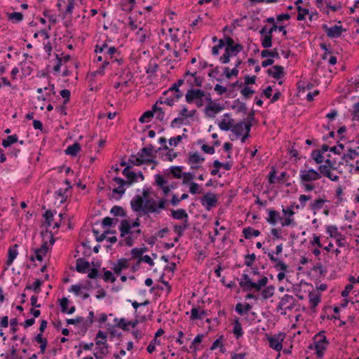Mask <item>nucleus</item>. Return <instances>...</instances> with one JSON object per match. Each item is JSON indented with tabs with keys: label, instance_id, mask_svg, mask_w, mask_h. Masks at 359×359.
<instances>
[{
	"label": "nucleus",
	"instance_id": "1",
	"mask_svg": "<svg viewBox=\"0 0 359 359\" xmlns=\"http://www.w3.org/2000/svg\"><path fill=\"white\" fill-rule=\"evenodd\" d=\"M313 344L317 357L321 358L323 355L324 351L326 349L327 346L329 344V341L325 335V331H320L314 336Z\"/></svg>",
	"mask_w": 359,
	"mask_h": 359
},
{
	"label": "nucleus",
	"instance_id": "2",
	"mask_svg": "<svg viewBox=\"0 0 359 359\" xmlns=\"http://www.w3.org/2000/svg\"><path fill=\"white\" fill-rule=\"evenodd\" d=\"M201 203L206 210L209 211L217 205V196L212 192H208L201 198Z\"/></svg>",
	"mask_w": 359,
	"mask_h": 359
},
{
	"label": "nucleus",
	"instance_id": "3",
	"mask_svg": "<svg viewBox=\"0 0 359 359\" xmlns=\"http://www.w3.org/2000/svg\"><path fill=\"white\" fill-rule=\"evenodd\" d=\"M299 177L302 183L318 180L321 175L314 169L301 170Z\"/></svg>",
	"mask_w": 359,
	"mask_h": 359
},
{
	"label": "nucleus",
	"instance_id": "4",
	"mask_svg": "<svg viewBox=\"0 0 359 359\" xmlns=\"http://www.w3.org/2000/svg\"><path fill=\"white\" fill-rule=\"evenodd\" d=\"M140 225V219L137 217L135 220L130 224V222L127 219H123L121 222V224L119 226V231L121 233V237H125L126 235L132 233L131 229L133 227H138Z\"/></svg>",
	"mask_w": 359,
	"mask_h": 359
},
{
	"label": "nucleus",
	"instance_id": "5",
	"mask_svg": "<svg viewBox=\"0 0 359 359\" xmlns=\"http://www.w3.org/2000/svg\"><path fill=\"white\" fill-rule=\"evenodd\" d=\"M243 49V46L240 44H236L235 47L231 48H225L224 53L222 56L220 57L219 60L223 64H227L230 61V57L236 56L238 53L242 51Z\"/></svg>",
	"mask_w": 359,
	"mask_h": 359
},
{
	"label": "nucleus",
	"instance_id": "6",
	"mask_svg": "<svg viewBox=\"0 0 359 359\" xmlns=\"http://www.w3.org/2000/svg\"><path fill=\"white\" fill-rule=\"evenodd\" d=\"M96 338H102V339L96 341L95 344L97 346L96 350L100 352L101 355H107L109 349L108 345L107 344V334L104 332L100 330L96 335Z\"/></svg>",
	"mask_w": 359,
	"mask_h": 359
},
{
	"label": "nucleus",
	"instance_id": "7",
	"mask_svg": "<svg viewBox=\"0 0 359 359\" xmlns=\"http://www.w3.org/2000/svg\"><path fill=\"white\" fill-rule=\"evenodd\" d=\"M285 333L280 332L278 334L268 337L269 346L277 351H280L283 348L282 341L285 338Z\"/></svg>",
	"mask_w": 359,
	"mask_h": 359
},
{
	"label": "nucleus",
	"instance_id": "8",
	"mask_svg": "<svg viewBox=\"0 0 359 359\" xmlns=\"http://www.w3.org/2000/svg\"><path fill=\"white\" fill-rule=\"evenodd\" d=\"M294 298L292 295L285 294L277 306V310H292L294 306Z\"/></svg>",
	"mask_w": 359,
	"mask_h": 359
},
{
	"label": "nucleus",
	"instance_id": "9",
	"mask_svg": "<svg viewBox=\"0 0 359 359\" xmlns=\"http://www.w3.org/2000/svg\"><path fill=\"white\" fill-rule=\"evenodd\" d=\"M190 76V79H187V82L189 84L191 88H194V86L201 87L203 83V77L196 76V72L191 73L189 70L186 71L184 74V78Z\"/></svg>",
	"mask_w": 359,
	"mask_h": 359
},
{
	"label": "nucleus",
	"instance_id": "10",
	"mask_svg": "<svg viewBox=\"0 0 359 359\" xmlns=\"http://www.w3.org/2000/svg\"><path fill=\"white\" fill-rule=\"evenodd\" d=\"M205 96V93L203 90L191 88L187 90L185 99L187 102L190 104Z\"/></svg>",
	"mask_w": 359,
	"mask_h": 359
},
{
	"label": "nucleus",
	"instance_id": "11",
	"mask_svg": "<svg viewBox=\"0 0 359 359\" xmlns=\"http://www.w3.org/2000/svg\"><path fill=\"white\" fill-rule=\"evenodd\" d=\"M322 27L330 38H338L345 31L341 26L338 25L328 27L326 25H323Z\"/></svg>",
	"mask_w": 359,
	"mask_h": 359
},
{
	"label": "nucleus",
	"instance_id": "12",
	"mask_svg": "<svg viewBox=\"0 0 359 359\" xmlns=\"http://www.w3.org/2000/svg\"><path fill=\"white\" fill-rule=\"evenodd\" d=\"M278 27L276 24L272 25L271 28L268 30L267 34L264 38H262V46L264 48H269L272 46V38L273 32L278 29Z\"/></svg>",
	"mask_w": 359,
	"mask_h": 359
},
{
	"label": "nucleus",
	"instance_id": "13",
	"mask_svg": "<svg viewBox=\"0 0 359 359\" xmlns=\"http://www.w3.org/2000/svg\"><path fill=\"white\" fill-rule=\"evenodd\" d=\"M180 94H169L168 95H165V94H163V96H161L159 100L156 102V104H165L168 106H172L175 102L178 101L180 98H181Z\"/></svg>",
	"mask_w": 359,
	"mask_h": 359
},
{
	"label": "nucleus",
	"instance_id": "14",
	"mask_svg": "<svg viewBox=\"0 0 359 359\" xmlns=\"http://www.w3.org/2000/svg\"><path fill=\"white\" fill-rule=\"evenodd\" d=\"M128 163L133 165H141L143 164H150L151 163H156V161L151 158H142L139 156L132 154L129 157Z\"/></svg>",
	"mask_w": 359,
	"mask_h": 359
},
{
	"label": "nucleus",
	"instance_id": "15",
	"mask_svg": "<svg viewBox=\"0 0 359 359\" xmlns=\"http://www.w3.org/2000/svg\"><path fill=\"white\" fill-rule=\"evenodd\" d=\"M224 109L223 106L217 103H212L211 104H208L205 109V114L207 116L210 118H214L215 114L219 113Z\"/></svg>",
	"mask_w": 359,
	"mask_h": 359
},
{
	"label": "nucleus",
	"instance_id": "16",
	"mask_svg": "<svg viewBox=\"0 0 359 359\" xmlns=\"http://www.w3.org/2000/svg\"><path fill=\"white\" fill-rule=\"evenodd\" d=\"M41 235L43 236V242L41 248H39V249L41 250V251H43L46 253H47V252L48 250V241H46V239H47V240L49 239V242L51 245L54 244L55 239L53 238V235L52 232L47 229L46 230L45 232H42Z\"/></svg>",
	"mask_w": 359,
	"mask_h": 359
},
{
	"label": "nucleus",
	"instance_id": "17",
	"mask_svg": "<svg viewBox=\"0 0 359 359\" xmlns=\"http://www.w3.org/2000/svg\"><path fill=\"white\" fill-rule=\"evenodd\" d=\"M159 212L160 211L158 210L156 202L154 200L149 199L144 202L142 215H147L149 213L158 214Z\"/></svg>",
	"mask_w": 359,
	"mask_h": 359
},
{
	"label": "nucleus",
	"instance_id": "18",
	"mask_svg": "<svg viewBox=\"0 0 359 359\" xmlns=\"http://www.w3.org/2000/svg\"><path fill=\"white\" fill-rule=\"evenodd\" d=\"M205 158L201 156L198 152L189 153L187 163L191 165V168H198V166L196 164L202 163Z\"/></svg>",
	"mask_w": 359,
	"mask_h": 359
},
{
	"label": "nucleus",
	"instance_id": "19",
	"mask_svg": "<svg viewBox=\"0 0 359 359\" xmlns=\"http://www.w3.org/2000/svg\"><path fill=\"white\" fill-rule=\"evenodd\" d=\"M144 201L139 195L135 196L130 201L131 208L134 212H143Z\"/></svg>",
	"mask_w": 359,
	"mask_h": 359
},
{
	"label": "nucleus",
	"instance_id": "20",
	"mask_svg": "<svg viewBox=\"0 0 359 359\" xmlns=\"http://www.w3.org/2000/svg\"><path fill=\"white\" fill-rule=\"evenodd\" d=\"M268 257H269L270 260L275 264L274 267L276 270L280 271H287V265L285 262L278 258L275 257L273 253L269 252Z\"/></svg>",
	"mask_w": 359,
	"mask_h": 359
},
{
	"label": "nucleus",
	"instance_id": "21",
	"mask_svg": "<svg viewBox=\"0 0 359 359\" xmlns=\"http://www.w3.org/2000/svg\"><path fill=\"white\" fill-rule=\"evenodd\" d=\"M267 73L274 79H279L284 76V69L282 66L275 65L272 68L268 69Z\"/></svg>",
	"mask_w": 359,
	"mask_h": 359
},
{
	"label": "nucleus",
	"instance_id": "22",
	"mask_svg": "<svg viewBox=\"0 0 359 359\" xmlns=\"http://www.w3.org/2000/svg\"><path fill=\"white\" fill-rule=\"evenodd\" d=\"M129 267L128 261L126 258H121L118 260L112 268L114 272L116 274L121 273L122 270L126 269Z\"/></svg>",
	"mask_w": 359,
	"mask_h": 359
},
{
	"label": "nucleus",
	"instance_id": "23",
	"mask_svg": "<svg viewBox=\"0 0 359 359\" xmlns=\"http://www.w3.org/2000/svg\"><path fill=\"white\" fill-rule=\"evenodd\" d=\"M267 212L269 213V217L266 219L269 224L275 225L278 220L282 219L279 212L273 209L267 210Z\"/></svg>",
	"mask_w": 359,
	"mask_h": 359
},
{
	"label": "nucleus",
	"instance_id": "24",
	"mask_svg": "<svg viewBox=\"0 0 359 359\" xmlns=\"http://www.w3.org/2000/svg\"><path fill=\"white\" fill-rule=\"evenodd\" d=\"M89 267V262L86 261L84 258H79L76 259V270L79 273H86Z\"/></svg>",
	"mask_w": 359,
	"mask_h": 359
},
{
	"label": "nucleus",
	"instance_id": "25",
	"mask_svg": "<svg viewBox=\"0 0 359 359\" xmlns=\"http://www.w3.org/2000/svg\"><path fill=\"white\" fill-rule=\"evenodd\" d=\"M207 316V312L200 309L199 307H193L191 310V320H202Z\"/></svg>",
	"mask_w": 359,
	"mask_h": 359
},
{
	"label": "nucleus",
	"instance_id": "26",
	"mask_svg": "<svg viewBox=\"0 0 359 359\" xmlns=\"http://www.w3.org/2000/svg\"><path fill=\"white\" fill-rule=\"evenodd\" d=\"M18 247V244H15L9 248L8 251V259L6 261L7 266H10L13 264L14 259L16 258L18 252L17 251V248Z\"/></svg>",
	"mask_w": 359,
	"mask_h": 359
},
{
	"label": "nucleus",
	"instance_id": "27",
	"mask_svg": "<svg viewBox=\"0 0 359 359\" xmlns=\"http://www.w3.org/2000/svg\"><path fill=\"white\" fill-rule=\"evenodd\" d=\"M154 147L152 144H149L146 147H143L140 150V151L137 153V156L142 157V158H149L153 156V151H154Z\"/></svg>",
	"mask_w": 359,
	"mask_h": 359
},
{
	"label": "nucleus",
	"instance_id": "28",
	"mask_svg": "<svg viewBox=\"0 0 359 359\" xmlns=\"http://www.w3.org/2000/svg\"><path fill=\"white\" fill-rule=\"evenodd\" d=\"M251 309L252 306L249 303H245V304L238 303L235 307L236 311L241 316L248 314Z\"/></svg>",
	"mask_w": 359,
	"mask_h": 359
},
{
	"label": "nucleus",
	"instance_id": "29",
	"mask_svg": "<svg viewBox=\"0 0 359 359\" xmlns=\"http://www.w3.org/2000/svg\"><path fill=\"white\" fill-rule=\"evenodd\" d=\"M171 216L175 219H188V215L185 210L184 209H177V210H171Z\"/></svg>",
	"mask_w": 359,
	"mask_h": 359
},
{
	"label": "nucleus",
	"instance_id": "30",
	"mask_svg": "<svg viewBox=\"0 0 359 359\" xmlns=\"http://www.w3.org/2000/svg\"><path fill=\"white\" fill-rule=\"evenodd\" d=\"M231 108L233 109H236L237 113H246L247 107L246 104L244 102L240 101L239 99L235 100L233 102L231 105Z\"/></svg>",
	"mask_w": 359,
	"mask_h": 359
},
{
	"label": "nucleus",
	"instance_id": "31",
	"mask_svg": "<svg viewBox=\"0 0 359 359\" xmlns=\"http://www.w3.org/2000/svg\"><path fill=\"white\" fill-rule=\"evenodd\" d=\"M233 333L235 335V337H236V339H239L243 334L242 326H241V324L239 322V319L238 318H236L233 320Z\"/></svg>",
	"mask_w": 359,
	"mask_h": 359
},
{
	"label": "nucleus",
	"instance_id": "32",
	"mask_svg": "<svg viewBox=\"0 0 359 359\" xmlns=\"http://www.w3.org/2000/svg\"><path fill=\"white\" fill-rule=\"evenodd\" d=\"M243 233L246 239H250L252 236H258L260 235L259 230L254 229L252 227H247L243 229Z\"/></svg>",
	"mask_w": 359,
	"mask_h": 359
},
{
	"label": "nucleus",
	"instance_id": "33",
	"mask_svg": "<svg viewBox=\"0 0 359 359\" xmlns=\"http://www.w3.org/2000/svg\"><path fill=\"white\" fill-rule=\"evenodd\" d=\"M80 150L81 146L79 143L75 142L67 148L65 150V154L72 156H76Z\"/></svg>",
	"mask_w": 359,
	"mask_h": 359
},
{
	"label": "nucleus",
	"instance_id": "34",
	"mask_svg": "<svg viewBox=\"0 0 359 359\" xmlns=\"http://www.w3.org/2000/svg\"><path fill=\"white\" fill-rule=\"evenodd\" d=\"M132 166L127 165L122 171V174L127 178V180H132V181L137 180V175L133 171H131Z\"/></svg>",
	"mask_w": 359,
	"mask_h": 359
},
{
	"label": "nucleus",
	"instance_id": "35",
	"mask_svg": "<svg viewBox=\"0 0 359 359\" xmlns=\"http://www.w3.org/2000/svg\"><path fill=\"white\" fill-rule=\"evenodd\" d=\"M252 283V280L250 278L249 276L246 273H243L242 275V278L239 283V285H240L241 287H242V289L244 291H249V286H250V283Z\"/></svg>",
	"mask_w": 359,
	"mask_h": 359
},
{
	"label": "nucleus",
	"instance_id": "36",
	"mask_svg": "<svg viewBox=\"0 0 359 359\" xmlns=\"http://www.w3.org/2000/svg\"><path fill=\"white\" fill-rule=\"evenodd\" d=\"M261 56H262V57H271L277 58V59L280 58L279 53L276 48H273V50H271L264 49L261 52Z\"/></svg>",
	"mask_w": 359,
	"mask_h": 359
},
{
	"label": "nucleus",
	"instance_id": "37",
	"mask_svg": "<svg viewBox=\"0 0 359 359\" xmlns=\"http://www.w3.org/2000/svg\"><path fill=\"white\" fill-rule=\"evenodd\" d=\"M155 178V183L158 187L159 189H163V187H165L166 186H168V180H165V178L160 175L156 174L154 176Z\"/></svg>",
	"mask_w": 359,
	"mask_h": 359
},
{
	"label": "nucleus",
	"instance_id": "38",
	"mask_svg": "<svg viewBox=\"0 0 359 359\" xmlns=\"http://www.w3.org/2000/svg\"><path fill=\"white\" fill-rule=\"evenodd\" d=\"M275 291V287L273 285H269L266 287L262 291V297L264 299H267L274 294Z\"/></svg>",
	"mask_w": 359,
	"mask_h": 359
},
{
	"label": "nucleus",
	"instance_id": "39",
	"mask_svg": "<svg viewBox=\"0 0 359 359\" xmlns=\"http://www.w3.org/2000/svg\"><path fill=\"white\" fill-rule=\"evenodd\" d=\"M244 130V121H239L236 124L232 126L231 132L236 135V136H241Z\"/></svg>",
	"mask_w": 359,
	"mask_h": 359
},
{
	"label": "nucleus",
	"instance_id": "40",
	"mask_svg": "<svg viewBox=\"0 0 359 359\" xmlns=\"http://www.w3.org/2000/svg\"><path fill=\"white\" fill-rule=\"evenodd\" d=\"M170 173L172 175L174 178L180 179L182 176V166H172L170 168Z\"/></svg>",
	"mask_w": 359,
	"mask_h": 359
},
{
	"label": "nucleus",
	"instance_id": "41",
	"mask_svg": "<svg viewBox=\"0 0 359 359\" xmlns=\"http://www.w3.org/2000/svg\"><path fill=\"white\" fill-rule=\"evenodd\" d=\"M110 213L112 214L115 217L121 216L126 217V214L124 209L118 205H114L111 208L110 210Z\"/></svg>",
	"mask_w": 359,
	"mask_h": 359
},
{
	"label": "nucleus",
	"instance_id": "42",
	"mask_svg": "<svg viewBox=\"0 0 359 359\" xmlns=\"http://www.w3.org/2000/svg\"><path fill=\"white\" fill-rule=\"evenodd\" d=\"M17 142H18V138L16 135H9L6 139L3 140L2 145L4 147L6 148Z\"/></svg>",
	"mask_w": 359,
	"mask_h": 359
},
{
	"label": "nucleus",
	"instance_id": "43",
	"mask_svg": "<svg viewBox=\"0 0 359 359\" xmlns=\"http://www.w3.org/2000/svg\"><path fill=\"white\" fill-rule=\"evenodd\" d=\"M326 230H327V233H329V235L331 237L338 238V237L342 236L341 233L338 231V229L336 226H334V225L327 226Z\"/></svg>",
	"mask_w": 359,
	"mask_h": 359
},
{
	"label": "nucleus",
	"instance_id": "44",
	"mask_svg": "<svg viewBox=\"0 0 359 359\" xmlns=\"http://www.w3.org/2000/svg\"><path fill=\"white\" fill-rule=\"evenodd\" d=\"M233 122V119H230L229 121H226V120L224 119L219 123L218 126L221 130L227 131L232 128Z\"/></svg>",
	"mask_w": 359,
	"mask_h": 359
},
{
	"label": "nucleus",
	"instance_id": "45",
	"mask_svg": "<svg viewBox=\"0 0 359 359\" xmlns=\"http://www.w3.org/2000/svg\"><path fill=\"white\" fill-rule=\"evenodd\" d=\"M43 216L45 219L46 225L48 227H50L52 224V221L53 220V216H54L53 212L50 210H47Z\"/></svg>",
	"mask_w": 359,
	"mask_h": 359
},
{
	"label": "nucleus",
	"instance_id": "46",
	"mask_svg": "<svg viewBox=\"0 0 359 359\" xmlns=\"http://www.w3.org/2000/svg\"><path fill=\"white\" fill-rule=\"evenodd\" d=\"M93 233L95 236L96 241L101 242L107 238V235L111 233V230H105L103 233H99V231L95 229H93Z\"/></svg>",
	"mask_w": 359,
	"mask_h": 359
},
{
	"label": "nucleus",
	"instance_id": "47",
	"mask_svg": "<svg viewBox=\"0 0 359 359\" xmlns=\"http://www.w3.org/2000/svg\"><path fill=\"white\" fill-rule=\"evenodd\" d=\"M8 20L13 22H20L23 20V15L20 12H13L8 14Z\"/></svg>",
	"mask_w": 359,
	"mask_h": 359
},
{
	"label": "nucleus",
	"instance_id": "48",
	"mask_svg": "<svg viewBox=\"0 0 359 359\" xmlns=\"http://www.w3.org/2000/svg\"><path fill=\"white\" fill-rule=\"evenodd\" d=\"M158 104H155L152 107V111L153 114L154 112H157L156 118L161 121H162L164 119L165 113L163 111V109L161 107H159L157 106Z\"/></svg>",
	"mask_w": 359,
	"mask_h": 359
},
{
	"label": "nucleus",
	"instance_id": "49",
	"mask_svg": "<svg viewBox=\"0 0 359 359\" xmlns=\"http://www.w3.org/2000/svg\"><path fill=\"white\" fill-rule=\"evenodd\" d=\"M311 157L318 164L323 163L324 161L323 154L320 153L318 149H315L312 151Z\"/></svg>",
	"mask_w": 359,
	"mask_h": 359
},
{
	"label": "nucleus",
	"instance_id": "50",
	"mask_svg": "<svg viewBox=\"0 0 359 359\" xmlns=\"http://www.w3.org/2000/svg\"><path fill=\"white\" fill-rule=\"evenodd\" d=\"M358 156V153L355 149H349L348 153L344 154L342 158L347 162L348 160L354 159Z\"/></svg>",
	"mask_w": 359,
	"mask_h": 359
},
{
	"label": "nucleus",
	"instance_id": "51",
	"mask_svg": "<svg viewBox=\"0 0 359 359\" xmlns=\"http://www.w3.org/2000/svg\"><path fill=\"white\" fill-rule=\"evenodd\" d=\"M325 200L323 198H318L314 201L313 203L310 204V208L313 210H320L323 208Z\"/></svg>",
	"mask_w": 359,
	"mask_h": 359
},
{
	"label": "nucleus",
	"instance_id": "52",
	"mask_svg": "<svg viewBox=\"0 0 359 359\" xmlns=\"http://www.w3.org/2000/svg\"><path fill=\"white\" fill-rule=\"evenodd\" d=\"M165 95H168L169 94L176 95L180 94L181 97L183 96L182 92H181L179 89V87L176 85V83H173L172 86L166 91L164 92Z\"/></svg>",
	"mask_w": 359,
	"mask_h": 359
},
{
	"label": "nucleus",
	"instance_id": "53",
	"mask_svg": "<svg viewBox=\"0 0 359 359\" xmlns=\"http://www.w3.org/2000/svg\"><path fill=\"white\" fill-rule=\"evenodd\" d=\"M118 222L117 219H113L109 217H106L102 219V226L105 228L107 226H112Z\"/></svg>",
	"mask_w": 359,
	"mask_h": 359
},
{
	"label": "nucleus",
	"instance_id": "54",
	"mask_svg": "<svg viewBox=\"0 0 359 359\" xmlns=\"http://www.w3.org/2000/svg\"><path fill=\"white\" fill-rule=\"evenodd\" d=\"M153 116L154 114L152 110L147 111L140 116L139 121L142 123L148 122Z\"/></svg>",
	"mask_w": 359,
	"mask_h": 359
},
{
	"label": "nucleus",
	"instance_id": "55",
	"mask_svg": "<svg viewBox=\"0 0 359 359\" xmlns=\"http://www.w3.org/2000/svg\"><path fill=\"white\" fill-rule=\"evenodd\" d=\"M104 57H107L108 58V57L111 59H112L115 55H119L120 53L118 52V50L117 48H116L115 47L112 46V47H109L104 53Z\"/></svg>",
	"mask_w": 359,
	"mask_h": 359
},
{
	"label": "nucleus",
	"instance_id": "56",
	"mask_svg": "<svg viewBox=\"0 0 359 359\" xmlns=\"http://www.w3.org/2000/svg\"><path fill=\"white\" fill-rule=\"evenodd\" d=\"M135 238H137V236H135L133 234H130L129 236H126L123 241H121L119 245H122L123 243L124 242L126 245L130 247L133 245L134 240Z\"/></svg>",
	"mask_w": 359,
	"mask_h": 359
},
{
	"label": "nucleus",
	"instance_id": "57",
	"mask_svg": "<svg viewBox=\"0 0 359 359\" xmlns=\"http://www.w3.org/2000/svg\"><path fill=\"white\" fill-rule=\"evenodd\" d=\"M351 114L353 121H359V102L353 105V110Z\"/></svg>",
	"mask_w": 359,
	"mask_h": 359
},
{
	"label": "nucleus",
	"instance_id": "58",
	"mask_svg": "<svg viewBox=\"0 0 359 359\" xmlns=\"http://www.w3.org/2000/svg\"><path fill=\"white\" fill-rule=\"evenodd\" d=\"M42 285V281L39 279H37L33 284L32 286L27 285L25 290H33L36 293H39L40 292V287Z\"/></svg>",
	"mask_w": 359,
	"mask_h": 359
},
{
	"label": "nucleus",
	"instance_id": "59",
	"mask_svg": "<svg viewBox=\"0 0 359 359\" xmlns=\"http://www.w3.org/2000/svg\"><path fill=\"white\" fill-rule=\"evenodd\" d=\"M189 192L192 194H200L202 192V189L197 183L191 182L189 184Z\"/></svg>",
	"mask_w": 359,
	"mask_h": 359
},
{
	"label": "nucleus",
	"instance_id": "60",
	"mask_svg": "<svg viewBox=\"0 0 359 359\" xmlns=\"http://www.w3.org/2000/svg\"><path fill=\"white\" fill-rule=\"evenodd\" d=\"M74 8V0H68V4L66 10L63 13V18H65L67 15H72L73 9Z\"/></svg>",
	"mask_w": 359,
	"mask_h": 359
},
{
	"label": "nucleus",
	"instance_id": "61",
	"mask_svg": "<svg viewBox=\"0 0 359 359\" xmlns=\"http://www.w3.org/2000/svg\"><path fill=\"white\" fill-rule=\"evenodd\" d=\"M102 278L105 282L114 283L116 281V277L110 271H104Z\"/></svg>",
	"mask_w": 359,
	"mask_h": 359
},
{
	"label": "nucleus",
	"instance_id": "62",
	"mask_svg": "<svg viewBox=\"0 0 359 359\" xmlns=\"http://www.w3.org/2000/svg\"><path fill=\"white\" fill-rule=\"evenodd\" d=\"M225 76L226 78L230 79L231 76H237L238 74V69L234 67L231 71L229 67H224V69Z\"/></svg>",
	"mask_w": 359,
	"mask_h": 359
},
{
	"label": "nucleus",
	"instance_id": "63",
	"mask_svg": "<svg viewBox=\"0 0 359 359\" xmlns=\"http://www.w3.org/2000/svg\"><path fill=\"white\" fill-rule=\"evenodd\" d=\"M320 174L327 177H330L331 169L327 165H321L318 167Z\"/></svg>",
	"mask_w": 359,
	"mask_h": 359
},
{
	"label": "nucleus",
	"instance_id": "64",
	"mask_svg": "<svg viewBox=\"0 0 359 359\" xmlns=\"http://www.w3.org/2000/svg\"><path fill=\"white\" fill-rule=\"evenodd\" d=\"M114 322L116 323V325L123 330H128V327H127V322L126 321V320L124 318H115L114 319Z\"/></svg>",
	"mask_w": 359,
	"mask_h": 359
}]
</instances>
